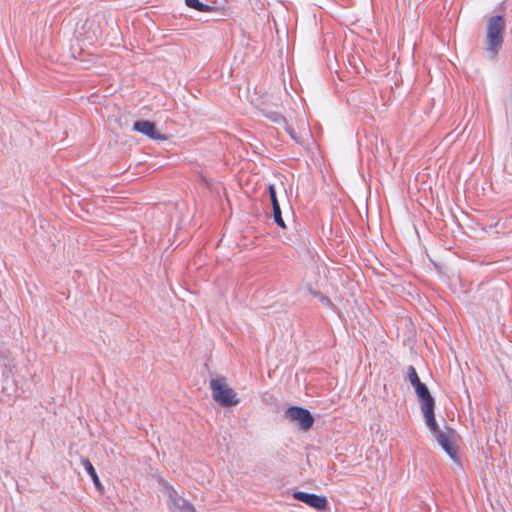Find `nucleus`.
I'll return each instance as SVG.
<instances>
[{"instance_id": "f257e3e1", "label": "nucleus", "mask_w": 512, "mask_h": 512, "mask_svg": "<svg viewBox=\"0 0 512 512\" xmlns=\"http://www.w3.org/2000/svg\"><path fill=\"white\" fill-rule=\"evenodd\" d=\"M415 392L420 402L421 411L425 418V423L436 438V441L447 455L455 462L459 463L457 456L458 434L455 430L445 427L441 430L435 420L434 407L435 401L431 396L427 386L420 382L414 385Z\"/></svg>"}, {"instance_id": "f03ea898", "label": "nucleus", "mask_w": 512, "mask_h": 512, "mask_svg": "<svg viewBox=\"0 0 512 512\" xmlns=\"http://www.w3.org/2000/svg\"><path fill=\"white\" fill-rule=\"evenodd\" d=\"M505 20L502 16H492L487 21L486 51L490 58H494L503 43Z\"/></svg>"}, {"instance_id": "7ed1b4c3", "label": "nucleus", "mask_w": 512, "mask_h": 512, "mask_svg": "<svg viewBox=\"0 0 512 512\" xmlns=\"http://www.w3.org/2000/svg\"><path fill=\"white\" fill-rule=\"evenodd\" d=\"M213 399L223 407L237 405L239 399L235 391L229 387L225 377H216L210 381Z\"/></svg>"}, {"instance_id": "20e7f679", "label": "nucleus", "mask_w": 512, "mask_h": 512, "mask_svg": "<svg viewBox=\"0 0 512 512\" xmlns=\"http://www.w3.org/2000/svg\"><path fill=\"white\" fill-rule=\"evenodd\" d=\"M160 491L167 498V505L171 512H195L194 507L186 501L166 481L159 480Z\"/></svg>"}, {"instance_id": "39448f33", "label": "nucleus", "mask_w": 512, "mask_h": 512, "mask_svg": "<svg viewBox=\"0 0 512 512\" xmlns=\"http://www.w3.org/2000/svg\"><path fill=\"white\" fill-rule=\"evenodd\" d=\"M290 421L294 422L299 430L307 432L311 429L315 420L307 409L290 406Z\"/></svg>"}, {"instance_id": "423d86ee", "label": "nucleus", "mask_w": 512, "mask_h": 512, "mask_svg": "<svg viewBox=\"0 0 512 512\" xmlns=\"http://www.w3.org/2000/svg\"><path fill=\"white\" fill-rule=\"evenodd\" d=\"M292 496L294 499L305 503L306 505L316 509L317 511L325 510L328 504L326 497L319 496L316 494L297 491L294 492Z\"/></svg>"}, {"instance_id": "0eeeda50", "label": "nucleus", "mask_w": 512, "mask_h": 512, "mask_svg": "<svg viewBox=\"0 0 512 512\" xmlns=\"http://www.w3.org/2000/svg\"><path fill=\"white\" fill-rule=\"evenodd\" d=\"M133 129L153 140H165V136H163L159 131L156 130L155 124L148 120L136 121L133 124Z\"/></svg>"}, {"instance_id": "6e6552de", "label": "nucleus", "mask_w": 512, "mask_h": 512, "mask_svg": "<svg viewBox=\"0 0 512 512\" xmlns=\"http://www.w3.org/2000/svg\"><path fill=\"white\" fill-rule=\"evenodd\" d=\"M81 463H82L84 469L86 470V472L91 476L95 486L97 488H101V483H100V480H99V478L97 476L96 470L93 467L92 463L89 461V459L83 458L81 460Z\"/></svg>"}, {"instance_id": "1a4fd4ad", "label": "nucleus", "mask_w": 512, "mask_h": 512, "mask_svg": "<svg viewBox=\"0 0 512 512\" xmlns=\"http://www.w3.org/2000/svg\"><path fill=\"white\" fill-rule=\"evenodd\" d=\"M185 4L200 12H210L213 10V7L210 5L203 4L199 0H185Z\"/></svg>"}, {"instance_id": "9d476101", "label": "nucleus", "mask_w": 512, "mask_h": 512, "mask_svg": "<svg viewBox=\"0 0 512 512\" xmlns=\"http://www.w3.org/2000/svg\"><path fill=\"white\" fill-rule=\"evenodd\" d=\"M273 218H274L275 223L278 226H280L283 229L286 228L285 221L282 218V214H281V209H280L279 203H274Z\"/></svg>"}, {"instance_id": "9b49d317", "label": "nucleus", "mask_w": 512, "mask_h": 512, "mask_svg": "<svg viewBox=\"0 0 512 512\" xmlns=\"http://www.w3.org/2000/svg\"><path fill=\"white\" fill-rule=\"evenodd\" d=\"M408 378L413 387H414V385L421 382L417 375V372L413 366L408 367Z\"/></svg>"}, {"instance_id": "f8f14e48", "label": "nucleus", "mask_w": 512, "mask_h": 512, "mask_svg": "<svg viewBox=\"0 0 512 512\" xmlns=\"http://www.w3.org/2000/svg\"><path fill=\"white\" fill-rule=\"evenodd\" d=\"M267 117L270 118L273 122H283L284 124H286V119L278 112H270L269 114H267Z\"/></svg>"}, {"instance_id": "ddd939ff", "label": "nucleus", "mask_w": 512, "mask_h": 512, "mask_svg": "<svg viewBox=\"0 0 512 512\" xmlns=\"http://www.w3.org/2000/svg\"><path fill=\"white\" fill-rule=\"evenodd\" d=\"M269 190H270V197H271V202H272V208H274V203H278V200L276 198V193H275V190H274L273 186H270Z\"/></svg>"}]
</instances>
